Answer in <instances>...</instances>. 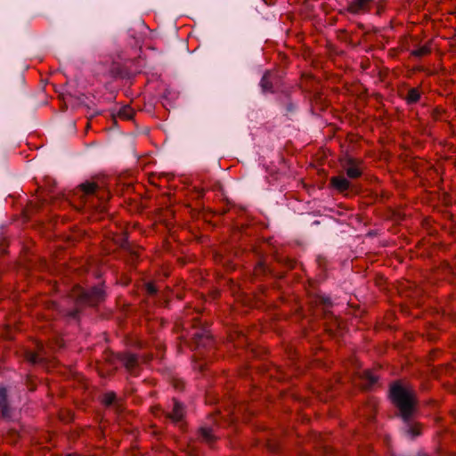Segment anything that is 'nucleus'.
Wrapping results in <instances>:
<instances>
[{
  "instance_id": "3",
  "label": "nucleus",
  "mask_w": 456,
  "mask_h": 456,
  "mask_svg": "<svg viewBox=\"0 0 456 456\" xmlns=\"http://www.w3.org/2000/svg\"><path fill=\"white\" fill-rule=\"evenodd\" d=\"M183 415V407L182 404L178 403H175L173 411L170 414V417L175 420L178 421L182 419Z\"/></svg>"
},
{
  "instance_id": "7",
  "label": "nucleus",
  "mask_w": 456,
  "mask_h": 456,
  "mask_svg": "<svg viewBox=\"0 0 456 456\" xmlns=\"http://www.w3.org/2000/svg\"><path fill=\"white\" fill-rule=\"evenodd\" d=\"M115 399V395L113 393H107L103 396V403L107 405L112 403Z\"/></svg>"
},
{
  "instance_id": "10",
  "label": "nucleus",
  "mask_w": 456,
  "mask_h": 456,
  "mask_svg": "<svg viewBox=\"0 0 456 456\" xmlns=\"http://www.w3.org/2000/svg\"><path fill=\"white\" fill-rule=\"evenodd\" d=\"M148 290H149L151 293L155 292V289L153 288V285L149 284V285H148Z\"/></svg>"
},
{
  "instance_id": "9",
  "label": "nucleus",
  "mask_w": 456,
  "mask_h": 456,
  "mask_svg": "<svg viewBox=\"0 0 456 456\" xmlns=\"http://www.w3.org/2000/svg\"><path fill=\"white\" fill-rule=\"evenodd\" d=\"M5 389L0 388V404H2L5 401Z\"/></svg>"
},
{
  "instance_id": "6",
  "label": "nucleus",
  "mask_w": 456,
  "mask_h": 456,
  "mask_svg": "<svg viewBox=\"0 0 456 456\" xmlns=\"http://www.w3.org/2000/svg\"><path fill=\"white\" fill-rule=\"evenodd\" d=\"M419 99V94L417 90L411 89L407 96V100L410 102H415Z\"/></svg>"
},
{
  "instance_id": "2",
  "label": "nucleus",
  "mask_w": 456,
  "mask_h": 456,
  "mask_svg": "<svg viewBox=\"0 0 456 456\" xmlns=\"http://www.w3.org/2000/svg\"><path fill=\"white\" fill-rule=\"evenodd\" d=\"M331 184L339 191H345L349 188V182L344 176H335L331 178Z\"/></svg>"
},
{
  "instance_id": "1",
  "label": "nucleus",
  "mask_w": 456,
  "mask_h": 456,
  "mask_svg": "<svg viewBox=\"0 0 456 456\" xmlns=\"http://www.w3.org/2000/svg\"><path fill=\"white\" fill-rule=\"evenodd\" d=\"M390 398L399 409L403 419L407 420L411 417L416 403L413 391L395 383L390 388Z\"/></svg>"
},
{
  "instance_id": "12",
  "label": "nucleus",
  "mask_w": 456,
  "mask_h": 456,
  "mask_svg": "<svg viewBox=\"0 0 456 456\" xmlns=\"http://www.w3.org/2000/svg\"><path fill=\"white\" fill-rule=\"evenodd\" d=\"M360 4H365L366 2H368V0H356Z\"/></svg>"
},
{
  "instance_id": "11",
  "label": "nucleus",
  "mask_w": 456,
  "mask_h": 456,
  "mask_svg": "<svg viewBox=\"0 0 456 456\" xmlns=\"http://www.w3.org/2000/svg\"><path fill=\"white\" fill-rule=\"evenodd\" d=\"M28 359L31 362H37V355L32 354L31 356H28Z\"/></svg>"
},
{
  "instance_id": "4",
  "label": "nucleus",
  "mask_w": 456,
  "mask_h": 456,
  "mask_svg": "<svg viewBox=\"0 0 456 456\" xmlns=\"http://www.w3.org/2000/svg\"><path fill=\"white\" fill-rule=\"evenodd\" d=\"M346 175L350 178H357L362 175V168L358 165L353 164L346 168Z\"/></svg>"
},
{
  "instance_id": "8",
  "label": "nucleus",
  "mask_w": 456,
  "mask_h": 456,
  "mask_svg": "<svg viewBox=\"0 0 456 456\" xmlns=\"http://www.w3.org/2000/svg\"><path fill=\"white\" fill-rule=\"evenodd\" d=\"M364 374L366 378L370 379V383L376 382L377 379L370 373V371L367 370Z\"/></svg>"
},
{
  "instance_id": "5",
  "label": "nucleus",
  "mask_w": 456,
  "mask_h": 456,
  "mask_svg": "<svg viewBox=\"0 0 456 456\" xmlns=\"http://www.w3.org/2000/svg\"><path fill=\"white\" fill-rule=\"evenodd\" d=\"M81 189L86 194H91V193L94 192V191L96 189V185L94 183H85L81 184Z\"/></svg>"
}]
</instances>
